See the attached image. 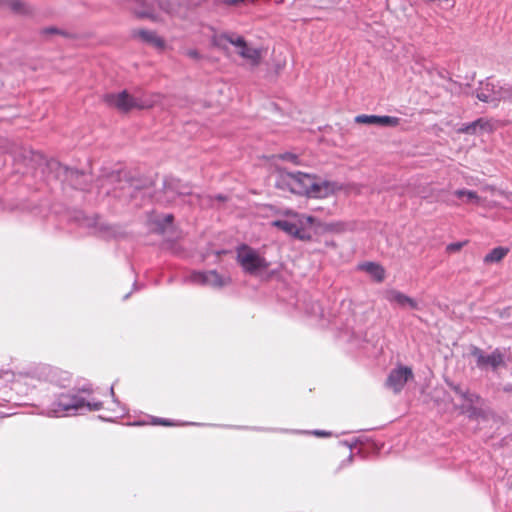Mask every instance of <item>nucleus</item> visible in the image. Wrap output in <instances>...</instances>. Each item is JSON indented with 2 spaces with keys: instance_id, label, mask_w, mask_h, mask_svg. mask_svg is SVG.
Instances as JSON below:
<instances>
[{
  "instance_id": "obj_18",
  "label": "nucleus",
  "mask_w": 512,
  "mask_h": 512,
  "mask_svg": "<svg viewBox=\"0 0 512 512\" xmlns=\"http://www.w3.org/2000/svg\"><path fill=\"white\" fill-rule=\"evenodd\" d=\"M358 269L365 271L378 283L383 282L385 279L384 267L376 262H363L358 265Z\"/></svg>"
},
{
  "instance_id": "obj_39",
  "label": "nucleus",
  "mask_w": 512,
  "mask_h": 512,
  "mask_svg": "<svg viewBox=\"0 0 512 512\" xmlns=\"http://www.w3.org/2000/svg\"><path fill=\"white\" fill-rule=\"evenodd\" d=\"M353 460V454L351 453L345 460H343L338 469H342L343 467L349 465Z\"/></svg>"
},
{
  "instance_id": "obj_28",
  "label": "nucleus",
  "mask_w": 512,
  "mask_h": 512,
  "mask_svg": "<svg viewBox=\"0 0 512 512\" xmlns=\"http://www.w3.org/2000/svg\"><path fill=\"white\" fill-rule=\"evenodd\" d=\"M110 394L113 398V403L116 406V408H113L112 411L116 414L115 417L123 416L127 413V409L124 405H122L119 400L115 397L114 388L113 386L110 388Z\"/></svg>"
},
{
  "instance_id": "obj_7",
  "label": "nucleus",
  "mask_w": 512,
  "mask_h": 512,
  "mask_svg": "<svg viewBox=\"0 0 512 512\" xmlns=\"http://www.w3.org/2000/svg\"><path fill=\"white\" fill-rule=\"evenodd\" d=\"M104 101L111 107L121 112H129L132 109H148L152 104L146 100L133 97L126 90L119 93H108L104 95Z\"/></svg>"
},
{
  "instance_id": "obj_42",
  "label": "nucleus",
  "mask_w": 512,
  "mask_h": 512,
  "mask_svg": "<svg viewBox=\"0 0 512 512\" xmlns=\"http://www.w3.org/2000/svg\"><path fill=\"white\" fill-rule=\"evenodd\" d=\"M502 390L505 392V393H511L512 394V384L511 383H507L503 386Z\"/></svg>"
},
{
  "instance_id": "obj_23",
  "label": "nucleus",
  "mask_w": 512,
  "mask_h": 512,
  "mask_svg": "<svg viewBox=\"0 0 512 512\" xmlns=\"http://www.w3.org/2000/svg\"><path fill=\"white\" fill-rule=\"evenodd\" d=\"M271 225L283 232L287 235L293 237L294 233H297V225L293 222L283 219H276L271 222Z\"/></svg>"
},
{
  "instance_id": "obj_47",
  "label": "nucleus",
  "mask_w": 512,
  "mask_h": 512,
  "mask_svg": "<svg viewBox=\"0 0 512 512\" xmlns=\"http://www.w3.org/2000/svg\"><path fill=\"white\" fill-rule=\"evenodd\" d=\"M99 418L105 421H113V418H105L103 416H99Z\"/></svg>"
},
{
  "instance_id": "obj_35",
  "label": "nucleus",
  "mask_w": 512,
  "mask_h": 512,
  "mask_svg": "<svg viewBox=\"0 0 512 512\" xmlns=\"http://www.w3.org/2000/svg\"><path fill=\"white\" fill-rule=\"evenodd\" d=\"M41 34L43 35H52V34H62L64 35V32L60 31L59 29L55 27H47L41 30Z\"/></svg>"
},
{
  "instance_id": "obj_12",
  "label": "nucleus",
  "mask_w": 512,
  "mask_h": 512,
  "mask_svg": "<svg viewBox=\"0 0 512 512\" xmlns=\"http://www.w3.org/2000/svg\"><path fill=\"white\" fill-rule=\"evenodd\" d=\"M503 84L494 82L490 77L479 82V86L475 90V96L481 102H500L502 98Z\"/></svg>"
},
{
  "instance_id": "obj_4",
  "label": "nucleus",
  "mask_w": 512,
  "mask_h": 512,
  "mask_svg": "<svg viewBox=\"0 0 512 512\" xmlns=\"http://www.w3.org/2000/svg\"><path fill=\"white\" fill-rule=\"evenodd\" d=\"M469 355L475 359L476 367L481 371L496 372L498 369L506 367L505 351L501 348H495L490 354H487L478 346L471 345Z\"/></svg>"
},
{
  "instance_id": "obj_21",
  "label": "nucleus",
  "mask_w": 512,
  "mask_h": 512,
  "mask_svg": "<svg viewBox=\"0 0 512 512\" xmlns=\"http://www.w3.org/2000/svg\"><path fill=\"white\" fill-rule=\"evenodd\" d=\"M0 5L8 7L16 14L28 15L32 13V8L21 0H0Z\"/></svg>"
},
{
  "instance_id": "obj_24",
  "label": "nucleus",
  "mask_w": 512,
  "mask_h": 512,
  "mask_svg": "<svg viewBox=\"0 0 512 512\" xmlns=\"http://www.w3.org/2000/svg\"><path fill=\"white\" fill-rule=\"evenodd\" d=\"M509 252L508 248L505 247H496L493 248L489 253H487L484 257L485 263H497L501 261Z\"/></svg>"
},
{
  "instance_id": "obj_30",
  "label": "nucleus",
  "mask_w": 512,
  "mask_h": 512,
  "mask_svg": "<svg viewBox=\"0 0 512 512\" xmlns=\"http://www.w3.org/2000/svg\"><path fill=\"white\" fill-rule=\"evenodd\" d=\"M501 101L512 103V84L503 83Z\"/></svg>"
},
{
  "instance_id": "obj_50",
  "label": "nucleus",
  "mask_w": 512,
  "mask_h": 512,
  "mask_svg": "<svg viewBox=\"0 0 512 512\" xmlns=\"http://www.w3.org/2000/svg\"><path fill=\"white\" fill-rule=\"evenodd\" d=\"M133 289L136 290L138 289V286H137V282L135 281L134 284H133Z\"/></svg>"
},
{
  "instance_id": "obj_49",
  "label": "nucleus",
  "mask_w": 512,
  "mask_h": 512,
  "mask_svg": "<svg viewBox=\"0 0 512 512\" xmlns=\"http://www.w3.org/2000/svg\"><path fill=\"white\" fill-rule=\"evenodd\" d=\"M185 425H199L198 423H195V422H187V423H184Z\"/></svg>"
},
{
  "instance_id": "obj_19",
  "label": "nucleus",
  "mask_w": 512,
  "mask_h": 512,
  "mask_svg": "<svg viewBox=\"0 0 512 512\" xmlns=\"http://www.w3.org/2000/svg\"><path fill=\"white\" fill-rule=\"evenodd\" d=\"M134 35L138 36L143 42L148 43L158 49H163L165 47L164 40L154 31L140 29L135 31Z\"/></svg>"
},
{
  "instance_id": "obj_22",
  "label": "nucleus",
  "mask_w": 512,
  "mask_h": 512,
  "mask_svg": "<svg viewBox=\"0 0 512 512\" xmlns=\"http://www.w3.org/2000/svg\"><path fill=\"white\" fill-rule=\"evenodd\" d=\"M238 54L248 60L252 66H258L260 64L261 50L258 48L251 47L247 44L243 49L238 51Z\"/></svg>"
},
{
  "instance_id": "obj_14",
  "label": "nucleus",
  "mask_w": 512,
  "mask_h": 512,
  "mask_svg": "<svg viewBox=\"0 0 512 512\" xmlns=\"http://www.w3.org/2000/svg\"><path fill=\"white\" fill-rule=\"evenodd\" d=\"M401 119L388 115H358L355 122L360 124L377 125L381 127H396L400 124Z\"/></svg>"
},
{
  "instance_id": "obj_44",
  "label": "nucleus",
  "mask_w": 512,
  "mask_h": 512,
  "mask_svg": "<svg viewBox=\"0 0 512 512\" xmlns=\"http://www.w3.org/2000/svg\"><path fill=\"white\" fill-rule=\"evenodd\" d=\"M284 159H290V160H294L296 159L297 157L295 155H292V154H287L286 156L283 157Z\"/></svg>"
},
{
  "instance_id": "obj_6",
  "label": "nucleus",
  "mask_w": 512,
  "mask_h": 512,
  "mask_svg": "<svg viewBox=\"0 0 512 512\" xmlns=\"http://www.w3.org/2000/svg\"><path fill=\"white\" fill-rule=\"evenodd\" d=\"M236 259L243 271L251 275L268 269L270 265L255 249L246 244H242L237 248Z\"/></svg>"
},
{
  "instance_id": "obj_11",
  "label": "nucleus",
  "mask_w": 512,
  "mask_h": 512,
  "mask_svg": "<svg viewBox=\"0 0 512 512\" xmlns=\"http://www.w3.org/2000/svg\"><path fill=\"white\" fill-rule=\"evenodd\" d=\"M191 187L187 183H183L180 179L167 176L163 180V199L157 198L158 202L170 203L177 196L191 195Z\"/></svg>"
},
{
  "instance_id": "obj_32",
  "label": "nucleus",
  "mask_w": 512,
  "mask_h": 512,
  "mask_svg": "<svg viewBox=\"0 0 512 512\" xmlns=\"http://www.w3.org/2000/svg\"><path fill=\"white\" fill-rule=\"evenodd\" d=\"M256 1L257 0H216V2L218 4H223V5H226V6H237L240 3H246V2L254 3Z\"/></svg>"
},
{
  "instance_id": "obj_43",
  "label": "nucleus",
  "mask_w": 512,
  "mask_h": 512,
  "mask_svg": "<svg viewBox=\"0 0 512 512\" xmlns=\"http://www.w3.org/2000/svg\"><path fill=\"white\" fill-rule=\"evenodd\" d=\"M325 245H326L327 247H331V248H335V247H336V243H335L333 240L326 241V242H325Z\"/></svg>"
},
{
  "instance_id": "obj_31",
  "label": "nucleus",
  "mask_w": 512,
  "mask_h": 512,
  "mask_svg": "<svg viewBox=\"0 0 512 512\" xmlns=\"http://www.w3.org/2000/svg\"><path fill=\"white\" fill-rule=\"evenodd\" d=\"M293 238L301 241H310L312 239V235L303 227H297V233H294Z\"/></svg>"
},
{
  "instance_id": "obj_15",
  "label": "nucleus",
  "mask_w": 512,
  "mask_h": 512,
  "mask_svg": "<svg viewBox=\"0 0 512 512\" xmlns=\"http://www.w3.org/2000/svg\"><path fill=\"white\" fill-rule=\"evenodd\" d=\"M450 388L464 401L467 403L466 412L470 417L476 415L478 413V409L474 406V404L478 403L480 400V396L470 391L469 389L463 388L459 384H450Z\"/></svg>"
},
{
  "instance_id": "obj_8",
  "label": "nucleus",
  "mask_w": 512,
  "mask_h": 512,
  "mask_svg": "<svg viewBox=\"0 0 512 512\" xmlns=\"http://www.w3.org/2000/svg\"><path fill=\"white\" fill-rule=\"evenodd\" d=\"M185 282L221 289L231 283V278L227 275H221L216 270H194L185 278Z\"/></svg>"
},
{
  "instance_id": "obj_17",
  "label": "nucleus",
  "mask_w": 512,
  "mask_h": 512,
  "mask_svg": "<svg viewBox=\"0 0 512 512\" xmlns=\"http://www.w3.org/2000/svg\"><path fill=\"white\" fill-rule=\"evenodd\" d=\"M491 130V124L484 118H478L470 123L463 124L458 132L469 135H475L478 131H489Z\"/></svg>"
},
{
  "instance_id": "obj_41",
  "label": "nucleus",
  "mask_w": 512,
  "mask_h": 512,
  "mask_svg": "<svg viewBox=\"0 0 512 512\" xmlns=\"http://www.w3.org/2000/svg\"><path fill=\"white\" fill-rule=\"evenodd\" d=\"M173 220H174V216L172 214H167L164 216L165 224H172Z\"/></svg>"
},
{
  "instance_id": "obj_2",
  "label": "nucleus",
  "mask_w": 512,
  "mask_h": 512,
  "mask_svg": "<svg viewBox=\"0 0 512 512\" xmlns=\"http://www.w3.org/2000/svg\"><path fill=\"white\" fill-rule=\"evenodd\" d=\"M92 385L86 383L80 387H72L55 395L54 400L47 406L46 415L49 417L83 415L99 411L103 407L101 401L91 400Z\"/></svg>"
},
{
  "instance_id": "obj_27",
  "label": "nucleus",
  "mask_w": 512,
  "mask_h": 512,
  "mask_svg": "<svg viewBox=\"0 0 512 512\" xmlns=\"http://www.w3.org/2000/svg\"><path fill=\"white\" fill-rule=\"evenodd\" d=\"M455 196L458 198L466 197L467 202H478L479 196L475 191L467 190V189H458L454 192Z\"/></svg>"
},
{
  "instance_id": "obj_48",
  "label": "nucleus",
  "mask_w": 512,
  "mask_h": 512,
  "mask_svg": "<svg viewBox=\"0 0 512 512\" xmlns=\"http://www.w3.org/2000/svg\"><path fill=\"white\" fill-rule=\"evenodd\" d=\"M343 444L352 450L353 446L349 444L347 441H344Z\"/></svg>"
},
{
  "instance_id": "obj_5",
  "label": "nucleus",
  "mask_w": 512,
  "mask_h": 512,
  "mask_svg": "<svg viewBox=\"0 0 512 512\" xmlns=\"http://www.w3.org/2000/svg\"><path fill=\"white\" fill-rule=\"evenodd\" d=\"M73 219L80 227L91 228L94 230L96 235L104 239L118 238L122 235L119 226L102 222L97 215L94 217H88L85 216L83 212L77 211L75 212Z\"/></svg>"
},
{
  "instance_id": "obj_20",
  "label": "nucleus",
  "mask_w": 512,
  "mask_h": 512,
  "mask_svg": "<svg viewBox=\"0 0 512 512\" xmlns=\"http://www.w3.org/2000/svg\"><path fill=\"white\" fill-rule=\"evenodd\" d=\"M132 11L137 18L151 20L156 19L154 8L141 0H135V6L132 7Z\"/></svg>"
},
{
  "instance_id": "obj_46",
  "label": "nucleus",
  "mask_w": 512,
  "mask_h": 512,
  "mask_svg": "<svg viewBox=\"0 0 512 512\" xmlns=\"http://www.w3.org/2000/svg\"><path fill=\"white\" fill-rule=\"evenodd\" d=\"M216 199L219 200V201H224L226 200V196L222 195V194H219L216 196Z\"/></svg>"
},
{
  "instance_id": "obj_34",
  "label": "nucleus",
  "mask_w": 512,
  "mask_h": 512,
  "mask_svg": "<svg viewBox=\"0 0 512 512\" xmlns=\"http://www.w3.org/2000/svg\"><path fill=\"white\" fill-rule=\"evenodd\" d=\"M303 433H309V434H312L317 437H327V436L331 435V432L326 431V430H319V429H316L313 431H304Z\"/></svg>"
},
{
  "instance_id": "obj_16",
  "label": "nucleus",
  "mask_w": 512,
  "mask_h": 512,
  "mask_svg": "<svg viewBox=\"0 0 512 512\" xmlns=\"http://www.w3.org/2000/svg\"><path fill=\"white\" fill-rule=\"evenodd\" d=\"M385 298L388 302H390L391 304H395L400 308L409 307L413 310L418 309V303L415 299L405 295L404 293L398 290H388L386 292Z\"/></svg>"
},
{
  "instance_id": "obj_29",
  "label": "nucleus",
  "mask_w": 512,
  "mask_h": 512,
  "mask_svg": "<svg viewBox=\"0 0 512 512\" xmlns=\"http://www.w3.org/2000/svg\"><path fill=\"white\" fill-rule=\"evenodd\" d=\"M228 43L238 47L239 50L243 49L247 45V42L244 39V37H242V36L235 37L234 34H229V33H228Z\"/></svg>"
},
{
  "instance_id": "obj_33",
  "label": "nucleus",
  "mask_w": 512,
  "mask_h": 512,
  "mask_svg": "<svg viewBox=\"0 0 512 512\" xmlns=\"http://www.w3.org/2000/svg\"><path fill=\"white\" fill-rule=\"evenodd\" d=\"M152 424L154 425H163V426H172L174 423L171 422V420L166 418H159V417H153L152 418Z\"/></svg>"
},
{
  "instance_id": "obj_3",
  "label": "nucleus",
  "mask_w": 512,
  "mask_h": 512,
  "mask_svg": "<svg viewBox=\"0 0 512 512\" xmlns=\"http://www.w3.org/2000/svg\"><path fill=\"white\" fill-rule=\"evenodd\" d=\"M32 160L36 161L43 174L53 177L62 183H67L74 189L88 190L91 183V175L78 169L62 165L56 159H45L42 154L32 152Z\"/></svg>"
},
{
  "instance_id": "obj_38",
  "label": "nucleus",
  "mask_w": 512,
  "mask_h": 512,
  "mask_svg": "<svg viewBox=\"0 0 512 512\" xmlns=\"http://www.w3.org/2000/svg\"><path fill=\"white\" fill-rule=\"evenodd\" d=\"M338 225H339L338 223H327V224H325L323 229L325 231H336Z\"/></svg>"
},
{
  "instance_id": "obj_40",
  "label": "nucleus",
  "mask_w": 512,
  "mask_h": 512,
  "mask_svg": "<svg viewBox=\"0 0 512 512\" xmlns=\"http://www.w3.org/2000/svg\"><path fill=\"white\" fill-rule=\"evenodd\" d=\"M317 222V219L314 216H306L305 223L309 225H314Z\"/></svg>"
},
{
  "instance_id": "obj_13",
  "label": "nucleus",
  "mask_w": 512,
  "mask_h": 512,
  "mask_svg": "<svg viewBox=\"0 0 512 512\" xmlns=\"http://www.w3.org/2000/svg\"><path fill=\"white\" fill-rule=\"evenodd\" d=\"M412 377L413 372L410 367L399 366L390 371L386 380V386L391 388L395 393H399Z\"/></svg>"
},
{
  "instance_id": "obj_36",
  "label": "nucleus",
  "mask_w": 512,
  "mask_h": 512,
  "mask_svg": "<svg viewBox=\"0 0 512 512\" xmlns=\"http://www.w3.org/2000/svg\"><path fill=\"white\" fill-rule=\"evenodd\" d=\"M463 245H464L463 242H454V243H450L446 249L448 252H456V251H459L463 247Z\"/></svg>"
},
{
  "instance_id": "obj_25",
  "label": "nucleus",
  "mask_w": 512,
  "mask_h": 512,
  "mask_svg": "<svg viewBox=\"0 0 512 512\" xmlns=\"http://www.w3.org/2000/svg\"><path fill=\"white\" fill-rule=\"evenodd\" d=\"M296 308L299 310H304L306 314L314 317H322L323 316V309L321 305L317 301H312L309 304H304V306H300L299 301L296 303Z\"/></svg>"
},
{
  "instance_id": "obj_26",
  "label": "nucleus",
  "mask_w": 512,
  "mask_h": 512,
  "mask_svg": "<svg viewBox=\"0 0 512 512\" xmlns=\"http://www.w3.org/2000/svg\"><path fill=\"white\" fill-rule=\"evenodd\" d=\"M211 43L214 47H217L222 50L227 49L228 43V33L215 34L211 38Z\"/></svg>"
},
{
  "instance_id": "obj_1",
  "label": "nucleus",
  "mask_w": 512,
  "mask_h": 512,
  "mask_svg": "<svg viewBox=\"0 0 512 512\" xmlns=\"http://www.w3.org/2000/svg\"><path fill=\"white\" fill-rule=\"evenodd\" d=\"M275 187L297 196L321 199L333 194L337 183L322 180L314 174L279 169L275 176Z\"/></svg>"
},
{
  "instance_id": "obj_10",
  "label": "nucleus",
  "mask_w": 512,
  "mask_h": 512,
  "mask_svg": "<svg viewBox=\"0 0 512 512\" xmlns=\"http://www.w3.org/2000/svg\"><path fill=\"white\" fill-rule=\"evenodd\" d=\"M97 181L101 187H103L106 183L115 185L121 184L124 181L126 184H128L129 188L133 189V191L148 188V184H151V181L149 180H145V182L142 183L140 179H135L124 170H113L109 173L102 174Z\"/></svg>"
},
{
  "instance_id": "obj_45",
  "label": "nucleus",
  "mask_w": 512,
  "mask_h": 512,
  "mask_svg": "<svg viewBox=\"0 0 512 512\" xmlns=\"http://www.w3.org/2000/svg\"><path fill=\"white\" fill-rule=\"evenodd\" d=\"M126 186H127V187H129V186H128V184H126V183L124 182V184H122V183H121V184H119V185H118V188H120V189H125V188H126ZM114 189H117V186H114Z\"/></svg>"
},
{
  "instance_id": "obj_9",
  "label": "nucleus",
  "mask_w": 512,
  "mask_h": 512,
  "mask_svg": "<svg viewBox=\"0 0 512 512\" xmlns=\"http://www.w3.org/2000/svg\"><path fill=\"white\" fill-rule=\"evenodd\" d=\"M37 379L49 382L60 388H68L71 384V374L50 365H41L34 370Z\"/></svg>"
},
{
  "instance_id": "obj_51",
  "label": "nucleus",
  "mask_w": 512,
  "mask_h": 512,
  "mask_svg": "<svg viewBox=\"0 0 512 512\" xmlns=\"http://www.w3.org/2000/svg\"><path fill=\"white\" fill-rule=\"evenodd\" d=\"M129 296H130V293H127V294L124 296V298H123V299H124V300H126V299H128V298H129Z\"/></svg>"
},
{
  "instance_id": "obj_37",
  "label": "nucleus",
  "mask_w": 512,
  "mask_h": 512,
  "mask_svg": "<svg viewBox=\"0 0 512 512\" xmlns=\"http://www.w3.org/2000/svg\"><path fill=\"white\" fill-rule=\"evenodd\" d=\"M187 55L192 58V59H200L201 58V55L199 53V51L197 49H189L187 51Z\"/></svg>"
}]
</instances>
